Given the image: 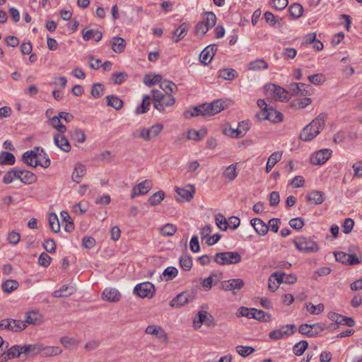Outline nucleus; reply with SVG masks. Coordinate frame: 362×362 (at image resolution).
<instances>
[{"instance_id": "58836bf2", "label": "nucleus", "mask_w": 362, "mask_h": 362, "mask_svg": "<svg viewBox=\"0 0 362 362\" xmlns=\"http://www.w3.org/2000/svg\"><path fill=\"white\" fill-rule=\"evenodd\" d=\"M19 286V284L16 280L8 279L3 282L1 287L4 293H10L15 291Z\"/></svg>"}, {"instance_id": "6ab92c4d", "label": "nucleus", "mask_w": 362, "mask_h": 362, "mask_svg": "<svg viewBox=\"0 0 362 362\" xmlns=\"http://www.w3.org/2000/svg\"><path fill=\"white\" fill-rule=\"evenodd\" d=\"M216 51V46L211 45L204 48L199 55V60L204 66L208 65L213 59Z\"/></svg>"}, {"instance_id": "e433bc0d", "label": "nucleus", "mask_w": 362, "mask_h": 362, "mask_svg": "<svg viewBox=\"0 0 362 362\" xmlns=\"http://www.w3.org/2000/svg\"><path fill=\"white\" fill-rule=\"evenodd\" d=\"M125 45V41L122 37H114L111 40L112 49L117 53H121L124 51Z\"/></svg>"}, {"instance_id": "603ef678", "label": "nucleus", "mask_w": 362, "mask_h": 362, "mask_svg": "<svg viewBox=\"0 0 362 362\" xmlns=\"http://www.w3.org/2000/svg\"><path fill=\"white\" fill-rule=\"evenodd\" d=\"M177 231V228L172 223H166L160 229V233L163 236H172Z\"/></svg>"}, {"instance_id": "bb28decb", "label": "nucleus", "mask_w": 362, "mask_h": 362, "mask_svg": "<svg viewBox=\"0 0 362 362\" xmlns=\"http://www.w3.org/2000/svg\"><path fill=\"white\" fill-rule=\"evenodd\" d=\"M120 298L121 294L115 288H106L103 293V299L108 302H118Z\"/></svg>"}, {"instance_id": "7c9ffc66", "label": "nucleus", "mask_w": 362, "mask_h": 362, "mask_svg": "<svg viewBox=\"0 0 362 362\" xmlns=\"http://www.w3.org/2000/svg\"><path fill=\"white\" fill-rule=\"evenodd\" d=\"M237 165L238 163H236L230 165L223 173V177L229 182L233 181L238 176Z\"/></svg>"}, {"instance_id": "052dcab7", "label": "nucleus", "mask_w": 362, "mask_h": 362, "mask_svg": "<svg viewBox=\"0 0 362 362\" xmlns=\"http://www.w3.org/2000/svg\"><path fill=\"white\" fill-rule=\"evenodd\" d=\"M255 319L262 322H269L271 320V315L262 310L255 308Z\"/></svg>"}, {"instance_id": "ea45409f", "label": "nucleus", "mask_w": 362, "mask_h": 362, "mask_svg": "<svg viewBox=\"0 0 362 362\" xmlns=\"http://www.w3.org/2000/svg\"><path fill=\"white\" fill-rule=\"evenodd\" d=\"M288 12L293 18H299L303 15V8L300 4L294 3L290 6Z\"/></svg>"}, {"instance_id": "a18cd8bd", "label": "nucleus", "mask_w": 362, "mask_h": 362, "mask_svg": "<svg viewBox=\"0 0 362 362\" xmlns=\"http://www.w3.org/2000/svg\"><path fill=\"white\" fill-rule=\"evenodd\" d=\"M264 19L267 23L273 27H280L281 18L276 19L275 16L269 11H267L264 14Z\"/></svg>"}, {"instance_id": "4468645a", "label": "nucleus", "mask_w": 362, "mask_h": 362, "mask_svg": "<svg viewBox=\"0 0 362 362\" xmlns=\"http://www.w3.org/2000/svg\"><path fill=\"white\" fill-rule=\"evenodd\" d=\"M195 295L194 293H189L188 292H182L179 293L170 302V305L173 308H180L192 301L194 299Z\"/></svg>"}, {"instance_id": "2f4dec72", "label": "nucleus", "mask_w": 362, "mask_h": 362, "mask_svg": "<svg viewBox=\"0 0 362 362\" xmlns=\"http://www.w3.org/2000/svg\"><path fill=\"white\" fill-rule=\"evenodd\" d=\"M282 154V151H276L271 154L266 165L267 173H269L276 163L281 159Z\"/></svg>"}, {"instance_id": "9d476101", "label": "nucleus", "mask_w": 362, "mask_h": 362, "mask_svg": "<svg viewBox=\"0 0 362 362\" xmlns=\"http://www.w3.org/2000/svg\"><path fill=\"white\" fill-rule=\"evenodd\" d=\"M256 117L259 120L268 119L272 122H279L282 120L283 115L270 107L267 111H261L257 113Z\"/></svg>"}, {"instance_id": "a878e982", "label": "nucleus", "mask_w": 362, "mask_h": 362, "mask_svg": "<svg viewBox=\"0 0 362 362\" xmlns=\"http://www.w3.org/2000/svg\"><path fill=\"white\" fill-rule=\"evenodd\" d=\"M86 173V168L84 165L78 163L74 167L71 175L72 180L76 183H80Z\"/></svg>"}, {"instance_id": "39448f33", "label": "nucleus", "mask_w": 362, "mask_h": 362, "mask_svg": "<svg viewBox=\"0 0 362 362\" xmlns=\"http://www.w3.org/2000/svg\"><path fill=\"white\" fill-rule=\"evenodd\" d=\"M241 259V255L238 252H217L214 256L216 263L221 265L238 264Z\"/></svg>"}, {"instance_id": "c03bdc74", "label": "nucleus", "mask_w": 362, "mask_h": 362, "mask_svg": "<svg viewBox=\"0 0 362 362\" xmlns=\"http://www.w3.org/2000/svg\"><path fill=\"white\" fill-rule=\"evenodd\" d=\"M48 221L51 230L54 233H58L60 230V224L57 216L54 213L49 214Z\"/></svg>"}, {"instance_id": "a211bd4d", "label": "nucleus", "mask_w": 362, "mask_h": 362, "mask_svg": "<svg viewBox=\"0 0 362 362\" xmlns=\"http://www.w3.org/2000/svg\"><path fill=\"white\" fill-rule=\"evenodd\" d=\"M331 153L332 151L327 148L320 150L311 156L310 161L314 165H322L329 158Z\"/></svg>"}, {"instance_id": "69168bd1", "label": "nucleus", "mask_w": 362, "mask_h": 362, "mask_svg": "<svg viewBox=\"0 0 362 362\" xmlns=\"http://www.w3.org/2000/svg\"><path fill=\"white\" fill-rule=\"evenodd\" d=\"M136 187L138 189V194H145L151 189V185L148 180H145L138 184Z\"/></svg>"}, {"instance_id": "680f3d73", "label": "nucleus", "mask_w": 362, "mask_h": 362, "mask_svg": "<svg viewBox=\"0 0 362 362\" xmlns=\"http://www.w3.org/2000/svg\"><path fill=\"white\" fill-rule=\"evenodd\" d=\"M206 134L205 132L202 131H195V130H189L187 132V136L186 139H192L194 141L201 140L204 137Z\"/></svg>"}, {"instance_id": "09e8293b", "label": "nucleus", "mask_w": 362, "mask_h": 362, "mask_svg": "<svg viewBox=\"0 0 362 362\" xmlns=\"http://www.w3.org/2000/svg\"><path fill=\"white\" fill-rule=\"evenodd\" d=\"M308 341H305V340H302L293 346V351L295 355L300 356L303 354V353L308 349Z\"/></svg>"}, {"instance_id": "72a5a7b5", "label": "nucleus", "mask_w": 362, "mask_h": 362, "mask_svg": "<svg viewBox=\"0 0 362 362\" xmlns=\"http://www.w3.org/2000/svg\"><path fill=\"white\" fill-rule=\"evenodd\" d=\"M248 129V124L242 122L241 123H239V126L237 129H230V131H231L230 136L235 138H241L245 134Z\"/></svg>"}, {"instance_id": "37998d69", "label": "nucleus", "mask_w": 362, "mask_h": 362, "mask_svg": "<svg viewBox=\"0 0 362 362\" xmlns=\"http://www.w3.org/2000/svg\"><path fill=\"white\" fill-rule=\"evenodd\" d=\"M161 76L159 74H146L144 76L143 82L148 86H151L161 81Z\"/></svg>"}, {"instance_id": "393cba45", "label": "nucleus", "mask_w": 362, "mask_h": 362, "mask_svg": "<svg viewBox=\"0 0 362 362\" xmlns=\"http://www.w3.org/2000/svg\"><path fill=\"white\" fill-rule=\"evenodd\" d=\"M37 153L34 151H28L25 152L22 156V159L28 165L36 168L39 165L38 160L36 159Z\"/></svg>"}, {"instance_id": "e2e57ef3", "label": "nucleus", "mask_w": 362, "mask_h": 362, "mask_svg": "<svg viewBox=\"0 0 362 362\" xmlns=\"http://www.w3.org/2000/svg\"><path fill=\"white\" fill-rule=\"evenodd\" d=\"M103 91L104 86L101 83H97L93 84L90 93L94 98H98L103 95Z\"/></svg>"}, {"instance_id": "cd10ccee", "label": "nucleus", "mask_w": 362, "mask_h": 362, "mask_svg": "<svg viewBox=\"0 0 362 362\" xmlns=\"http://www.w3.org/2000/svg\"><path fill=\"white\" fill-rule=\"evenodd\" d=\"M25 325H40L42 322V317L37 312H28L25 314Z\"/></svg>"}, {"instance_id": "423d86ee", "label": "nucleus", "mask_w": 362, "mask_h": 362, "mask_svg": "<svg viewBox=\"0 0 362 362\" xmlns=\"http://www.w3.org/2000/svg\"><path fill=\"white\" fill-rule=\"evenodd\" d=\"M163 129V125L160 123H156L149 128H141L139 130L137 136L145 141H149L156 139Z\"/></svg>"}, {"instance_id": "20e7f679", "label": "nucleus", "mask_w": 362, "mask_h": 362, "mask_svg": "<svg viewBox=\"0 0 362 362\" xmlns=\"http://www.w3.org/2000/svg\"><path fill=\"white\" fill-rule=\"evenodd\" d=\"M216 15L211 11L205 12L202 15V21H199L195 27V32L197 35L200 34L203 36L210 28H212L216 25Z\"/></svg>"}, {"instance_id": "aec40b11", "label": "nucleus", "mask_w": 362, "mask_h": 362, "mask_svg": "<svg viewBox=\"0 0 362 362\" xmlns=\"http://www.w3.org/2000/svg\"><path fill=\"white\" fill-rule=\"evenodd\" d=\"M22 346L15 345L11 347L7 352L4 353L0 356V362H5L8 360L14 358H18L21 355L23 356V351Z\"/></svg>"}, {"instance_id": "864d4df0", "label": "nucleus", "mask_w": 362, "mask_h": 362, "mask_svg": "<svg viewBox=\"0 0 362 362\" xmlns=\"http://www.w3.org/2000/svg\"><path fill=\"white\" fill-rule=\"evenodd\" d=\"M20 170L13 169L8 171L4 176L3 182L5 184L11 183L14 179H18L19 177Z\"/></svg>"}, {"instance_id": "6e6d98bb", "label": "nucleus", "mask_w": 362, "mask_h": 362, "mask_svg": "<svg viewBox=\"0 0 362 362\" xmlns=\"http://www.w3.org/2000/svg\"><path fill=\"white\" fill-rule=\"evenodd\" d=\"M150 96L149 95H144L143 98L142 103L140 105V107H137L136 112L137 114H143L148 111V107L150 106Z\"/></svg>"}, {"instance_id": "79ce46f5", "label": "nucleus", "mask_w": 362, "mask_h": 362, "mask_svg": "<svg viewBox=\"0 0 362 362\" xmlns=\"http://www.w3.org/2000/svg\"><path fill=\"white\" fill-rule=\"evenodd\" d=\"M107 103L115 110H120L123 106V101L115 95H108L107 97Z\"/></svg>"}, {"instance_id": "3c124183", "label": "nucleus", "mask_w": 362, "mask_h": 362, "mask_svg": "<svg viewBox=\"0 0 362 362\" xmlns=\"http://www.w3.org/2000/svg\"><path fill=\"white\" fill-rule=\"evenodd\" d=\"M311 103L310 98H298L292 101L291 106L295 109H302Z\"/></svg>"}, {"instance_id": "1a4fd4ad", "label": "nucleus", "mask_w": 362, "mask_h": 362, "mask_svg": "<svg viewBox=\"0 0 362 362\" xmlns=\"http://www.w3.org/2000/svg\"><path fill=\"white\" fill-rule=\"evenodd\" d=\"M26 328L25 322L13 319H4L0 321V329L12 332H21Z\"/></svg>"}, {"instance_id": "6e6552de", "label": "nucleus", "mask_w": 362, "mask_h": 362, "mask_svg": "<svg viewBox=\"0 0 362 362\" xmlns=\"http://www.w3.org/2000/svg\"><path fill=\"white\" fill-rule=\"evenodd\" d=\"M214 317L206 311H199L194 317L193 320L194 327L199 329L202 325L206 327H211L215 325L214 322Z\"/></svg>"}, {"instance_id": "dca6fc26", "label": "nucleus", "mask_w": 362, "mask_h": 362, "mask_svg": "<svg viewBox=\"0 0 362 362\" xmlns=\"http://www.w3.org/2000/svg\"><path fill=\"white\" fill-rule=\"evenodd\" d=\"M175 191L180 197L177 199L178 201L182 202H189L194 197L195 187L193 185H188L184 188L177 187Z\"/></svg>"}, {"instance_id": "a19ab883", "label": "nucleus", "mask_w": 362, "mask_h": 362, "mask_svg": "<svg viewBox=\"0 0 362 362\" xmlns=\"http://www.w3.org/2000/svg\"><path fill=\"white\" fill-rule=\"evenodd\" d=\"M15 156L13 153L3 151L0 153L1 165H13L15 163Z\"/></svg>"}, {"instance_id": "c756f323", "label": "nucleus", "mask_w": 362, "mask_h": 362, "mask_svg": "<svg viewBox=\"0 0 362 362\" xmlns=\"http://www.w3.org/2000/svg\"><path fill=\"white\" fill-rule=\"evenodd\" d=\"M23 183L30 185L36 182L37 177L34 173L28 170H21L18 178Z\"/></svg>"}, {"instance_id": "f704fd0d", "label": "nucleus", "mask_w": 362, "mask_h": 362, "mask_svg": "<svg viewBox=\"0 0 362 362\" xmlns=\"http://www.w3.org/2000/svg\"><path fill=\"white\" fill-rule=\"evenodd\" d=\"M41 354L43 357L54 356L60 354L62 350L59 346H44L42 344Z\"/></svg>"}, {"instance_id": "49530a36", "label": "nucleus", "mask_w": 362, "mask_h": 362, "mask_svg": "<svg viewBox=\"0 0 362 362\" xmlns=\"http://www.w3.org/2000/svg\"><path fill=\"white\" fill-rule=\"evenodd\" d=\"M71 138L74 141L78 143H83L86 140V135L84 132L78 128H76L70 132Z\"/></svg>"}, {"instance_id": "f3484780", "label": "nucleus", "mask_w": 362, "mask_h": 362, "mask_svg": "<svg viewBox=\"0 0 362 362\" xmlns=\"http://www.w3.org/2000/svg\"><path fill=\"white\" fill-rule=\"evenodd\" d=\"M334 256L337 261L345 264L354 265L361 262V260L356 255H350L344 252H334Z\"/></svg>"}, {"instance_id": "774afa93", "label": "nucleus", "mask_w": 362, "mask_h": 362, "mask_svg": "<svg viewBox=\"0 0 362 362\" xmlns=\"http://www.w3.org/2000/svg\"><path fill=\"white\" fill-rule=\"evenodd\" d=\"M236 351L243 357H246L252 354L255 351V349L252 346H238Z\"/></svg>"}, {"instance_id": "5701e85b", "label": "nucleus", "mask_w": 362, "mask_h": 362, "mask_svg": "<svg viewBox=\"0 0 362 362\" xmlns=\"http://www.w3.org/2000/svg\"><path fill=\"white\" fill-rule=\"evenodd\" d=\"M250 223L259 235H265L269 230V226L260 218H254L250 221Z\"/></svg>"}, {"instance_id": "c9c22d12", "label": "nucleus", "mask_w": 362, "mask_h": 362, "mask_svg": "<svg viewBox=\"0 0 362 362\" xmlns=\"http://www.w3.org/2000/svg\"><path fill=\"white\" fill-rule=\"evenodd\" d=\"M238 76L235 69H219L217 77L223 80H233Z\"/></svg>"}, {"instance_id": "9b49d317", "label": "nucleus", "mask_w": 362, "mask_h": 362, "mask_svg": "<svg viewBox=\"0 0 362 362\" xmlns=\"http://www.w3.org/2000/svg\"><path fill=\"white\" fill-rule=\"evenodd\" d=\"M155 288L153 284L150 282H144L136 285L134 289L136 295L141 298H151L153 296Z\"/></svg>"}, {"instance_id": "bf43d9fd", "label": "nucleus", "mask_w": 362, "mask_h": 362, "mask_svg": "<svg viewBox=\"0 0 362 362\" xmlns=\"http://www.w3.org/2000/svg\"><path fill=\"white\" fill-rule=\"evenodd\" d=\"M324 305L322 303H319L317 305H314L313 304L308 303L306 304V309L313 315H317L324 310Z\"/></svg>"}, {"instance_id": "0eeeda50", "label": "nucleus", "mask_w": 362, "mask_h": 362, "mask_svg": "<svg viewBox=\"0 0 362 362\" xmlns=\"http://www.w3.org/2000/svg\"><path fill=\"white\" fill-rule=\"evenodd\" d=\"M296 247L300 251L305 252H315L318 247L315 242L305 237H298L293 241Z\"/></svg>"}, {"instance_id": "f257e3e1", "label": "nucleus", "mask_w": 362, "mask_h": 362, "mask_svg": "<svg viewBox=\"0 0 362 362\" xmlns=\"http://www.w3.org/2000/svg\"><path fill=\"white\" fill-rule=\"evenodd\" d=\"M224 108L225 102L219 99L188 109L183 112V116L186 119L197 116L211 117L220 112Z\"/></svg>"}, {"instance_id": "4c0bfd02", "label": "nucleus", "mask_w": 362, "mask_h": 362, "mask_svg": "<svg viewBox=\"0 0 362 362\" xmlns=\"http://www.w3.org/2000/svg\"><path fill=\"white\" fill-rule=\"evenodd\" d=\"M188 28H189V25L186 23H183L182 24H181L178 27V28H177L173 33L174 36L177 37L174 40V42H177L181 39L184 38V37L187 35Z\"/></svg>"}, {"instance_id": "4d7b16f0", "label": "nucleus", "mask_w": 362, "mask_h": 362, "mask_svg": "<svg viewBox=\"0 0 362 362\" xmlns=\"http://www.w3.org/2000/svg\"><path fill=\"white\" fill-rule=\"evenodd\" d=\"M288 0H269V4L276 10L282 11L288 6Z\"/></svg>"}, {"instance_id": "13d9d810", "label": "nucleus", "mask_w": 362, "mask_h": 362, "mask_svg": "<svg viewBox=\"0 0 362 362\" xmlns=\"http://www.w3.org/2000/svg\"><path fill=\"white\" fill-rule=\"evenodd\" d=\"M180 264L184 270H190L192 267V258L187 255H182L180 259Z\"/></svg>"}, {"instance_id": "338daca9", "label": "nucleus", "mask_w": 362, "mask_h": 362, "mask_svg": "<svg viewBox=\"0 0 362 362\" xmlns=\"http://www.w3.org/2000/svg\"><path fill=\"white\" fill-rule=\"evenodd\" d=\"M308 80L310 83L315 85H320L325 81L326 78L325 76L322 74H316L309 76Z\"/></svg>"}, {"instance_id": "de8ad7c7", "label": "nucleus", "mask_w": 362, "mask_h": 362, "mask_svg": "<svg viewBox=\"0 0 362 362\" xmlns=\"http://www.w3.org/2000/svg\"><path fill=\"white\" fill-rule=\"evenodd\" d=\"M51 126L58 131V133H64L66 127L61 123V119L58 116H54L49 119Z\"/></svg>"}, {"instance_id": "7ed1b4c3", "label": "nucleus", "mask_w": 362, "mask_h": 362, "mask_svg": "<svg viewBox=\"0 0 362 362\" xmlns=\"http://www.w3.org/2000/svg\"><path fill=\"white\" fill-rule=\"evenodd\" d=\"M160 87L162 90H152L151 93L154 107L162 112L165 107L173 105L175 103V98L165 90L163 85Z\"/></svg>"}, {"instance_id": "b1692460", "label": "nucleus", "mask_w": 362, "mask_h": 362, "mask_svg": "<svg viewBox=\"0 0 362 362\" xmlns=\"http://www.w3.org/2000/svg\"><path fill=\"white\" fill-rule=\"evenodd\" d=\"M42 344H27L22 346L23 351V358H27L30 356H34L41 352L42 350Z\"/></svg>"}, {"instance_id": "f8f14e48", "label": "nucleus", "mask_w": 362, "mask_h": 362, "mask_svg": "<svg viewBox=\"0 0 362 362\" xmlns=\"http://www.w3.org/2000/svg\"><path fill=\"white\" fill-rule=\"evenodd\" d=\"M325 328V325L322 323L313 325L303 324L299 327V332L303 335L314 337L322 332Z\"/></svg>"}, {"instance_id": "ddd939ff", "label": "nucleus", "mask_w": 362, "mask_h": 362, "mask_svg": "<svg viewBox=\"0 0 362 362\" xmlns=\"http://www.w3.org/2000/svg\"><path fill=\"white\" fill-rule=\"evenodd\" d=\"M264 90L266 92H270L273 94L275 99L280 101H285L289 99L288 91L274 84L270 83L264 86Z\"/></svg>"}, {"instance_id": "473e14b6", "label": "nucleus", "mask_w": 362, "mask_h": 362, "mask_svg": "<svg viewBox=\"0 0 362 362\" xmlns=\"http://www.w3.org/2000/svg\"><path fill=\"white\" fill-rule=\"evenodd\" d=\"M83 38L84 40H93L95 42H99L103 37V33L99 30H88L87 31L83 30Z\"/></svg>"}, {"instance_id": "8fccbe9b", "label": "nucleus", "mask_w": 362, "mask_h": 362, "mask_svg": "<svg viewBox=\"0 0 362 362\" xmlns=\"http://www.w3.org/2000/svg\"><path fill=\"white\" fill-rule=\"evenodd\" d=\"M164 197L165 193L163 191H158L151 195L148 202L151 206H156L163 200Z\"/></svg>"}, {"instance_id": "412c9836", "label": "nucleus", "mask_w": 362, "mask_h": 362, "mask_svg": "<svg viewBox=\"0 0 362 362\" xmlns=\"http://www.w3.org/2000/svg\"><path fill=\"white\" fill-rule=\"evenodd\" d=\"M64 133H57L54 136L55 144L64 152H69L71 150V144L66 137L63 135Z\"/></svg>"}, {"instance_id": "c85d7f7f", "label": "nucleus", "mask_w": 362, "mask_h": 362, "mask_svg": "<svg viewBox=\"0 0 362 362\" xmlns=\"http://www.w3.org/2000/svg\"><path fill=\"white\" fill-rule=\"evenodd\" d=\"M325 200V194L322 191L313 190L308 193L307 201L314 204H320Z\"/></svg>"}, {"instance_id": "2eb2a0df", "label": "nucleus", "mask_w": 362, "mask_h": 362, "mask_svg": "<svg viewBox=\"0 0 362 362\" xmlns=\"http://www.w3.org/2000/svg\"><path fill=\"white\" fill-rule=\"evenodd\" d=\"M244 281L240 279H231L224 281L221 283V288L226 291H232L233 294H236V291H239L243 288Z\"/></svg>"}, {"instance_id": "0e129e2a", "label": "nucleus", "mask_w": 362, "mask_h": 362, "mask_svg": "<svg viewBox=\"0 0 362 362\" xmlns=\"http://www.w3.org/2000/svg\"><path fill=\"white\" fill-rule=\"evenodd\" d=\"M216 223L217 226L221 230H226L228 228V221H226V218L221 214H218L216 216L215 218Z\"/></svg>"}, {"instance_id": "f03ea898", "label": "nucleus", "mask_w": 362, "mask_h": 362, "mask_svg": "<svg viewBox=\"0 0 362 362\" xmlns=\"http://www.w3.org/2000/svg\"><path fill=\"white\" fill-rule=\"evenodd\" d=\"M325 124V117L321 114L303 129L300 139L304 141H311L322 131Z\"/></svg>"}, {"instance_id": "5fc2aeb1", "label": "nucleus", "mask_w": 362, "mask_h": 362, "mask_svg": "<svg viewBox=\"0 0 362 362\" xmlns=\"http://www.w3.org/2000/svg\"><path fill=\"white\" fill-rule=\"evenodd\" d=\"M285 335H289L288 329H285V327H282L279 329H275L269 334V338L274 340L280 339Z\"/></svg>"}, {"instance_id": "4be33fe9", "label": "nucleus", "mask_w": 362, "mask_h": 362, "mask_svg": "<svg viewBox=\"0 0 362 362\" xmlns=\"http://www.w3.org/2000/svg\"><path fill=\"white\" fill-rule=\"evenodd\" d=\"M145 332L148 334L154 335L158 339H162L164 341H167L168 339L165 332L160 327L157 325H148L146 328Z\"/></svg>"}]
</instances>
